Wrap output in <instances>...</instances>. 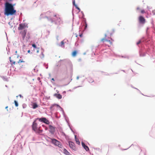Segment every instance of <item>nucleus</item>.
Instances as JSON below:
<instances>
[{
  "mask_svg": "<svg viewBox=\"0 0 155 155\" xmlns=\"http://www.w3.org/2000/svg\"><path fill=\"white\" fill-rule=\"evenodd\" d=\"M16 11L14 9L12 4L6 2L5 4V14L7 16L15 15Z\"/></svg>",
  "mask_w": 155,
  "mask_h": 155,
  "instance_id": "1",
  "label": "nucleus"
},
{
  "mask_svg": "<svg viewBox=\"0 0 155 155\" xmlns=\"http://www.w3.org/2000/svg\"><path fill=\"white\" fill-rule=\"evenodd\" d=\"M53 16L56 18V19L55 18H51L50 21L51 22H54L55 24H60L61 21V20L60 18L58 15L57 16L56 14L54 13L53 14Z\"/></svg>",
  "mask_w": 155,
  "mask_h": 155,
  "instance_id": "2",
  "label": "nucleus"
},
{
  "mask_svg": "<svg viewBox=\"0 0 155 155\" xmlns=\"http://www.w3.org/2000/svg\"><path fill=\"white\" fill-rule=\"evenodd\" d=\"M36 119L33 122V124L32 125V127L33 130L36 132H37L39 131L42 132V130H40V127H38V126L37 123L36 122Z\"/></svg>",
  "mask_w": 155,
  "mask_h": 155,
  "instance_id": "3",
  "label": "nucleus"
},
{
  "mask_svg": "<svg viewBox=\"0 0 155 155\" xmlns=\"http://www.w3.org/2000/svg\"><path fill=\"white\" fill-rule=\"evenodd\" d=\"M51 142L52 143L56 146H58L59 147L61 148L62 147L61 143L56 139H51Z\"/></svg>",
  "mask_w": 155,
  "mask_h": 155,
  "instance_id": "4",
  "label": "nucleus"
},
{
  "mask_svg": "<svg viewBox=\"0 0 155 155\" xmlns=\"http://www.w3.org/2000/svg\"><path fill=\"white\" fill-rule=\"evenodd\" d=\"M36 120H38L39 121L41 122H42L47 124H49V121L45 118H38Z\"/></svg>",
  "mask_w": 155,
  "mask_h": 155,
  "instance_id": "5",
  "label": "nucleus"
},
{
  "mask_svg": "<svg viewBox=\"0 0 155 155\" xmlns=\"http://www.w3.org/2000/svg\"><path fill=\"white\" fill-rule=\"evenodd\" d=\"M68 143L69 147L71 149L75 150H76V147L74 143L73 142L71 141H69Z\"/></svg>",
  "mask_w": 155,
  "mask_h": 155,
  "instance_id": "6",
  "label": "nucleus"
},
{
  "mask_svg": "<svg viewBox=\"0 0 155 155\" xmlns=\"http://www.w3.org/2000/svg\"><path fill=\"white\" fill-rule=\"evenodd\" d=\"M139 21L140 23L144 24L146 22L145 19L142 16H140L139 17Z\"/></svg>",
  "mask_w": 155,
  "mask_h": 155,
  "instance_id": "7",
  "label": "nucleus"
},
{
  "mask_svg": "<svg viewBox=\"0 0 155 155\" xmlns=\"http://www.w3.org/2000/svg\"><path fill=\"white\" fill-rule=\"evenodd\" d=\"M49 132L51 134H54L55 131V127L51 125H49Z\"/></svg>",
  "mask_w": 155,
  "mask_h": 155,
  "instance_id": "8",
  "label": "nucleus"
},
{
  "mask_svg": "<svg viewBox=\"0 0 155 155\" xmlns=\"http://www.w3.org/2000/svg\"><path fill=\"white\" fill-rule=\"evenodd\" d=\"M25 27V25L24 24H19V26L18 28V30H21L24 28Z\"/></svg>",
  "mask_w": 155,
  "mask_h": 155,
  "instance_id": "9",
  "label": "nucleus"
},
{
  "mask_svg": "<svg viewBox=\"0 0 155 155\" xmlns=\"http://www.w3.org/2000/svg\"><path fill=\"white\" fill-rule=\"evenodd\" d=\"M81 143L82 147L84 148L86 150V151H88L89 150V148L87 146L85 145L84 143L83 142H82Z\"/></svg>",
  "mask_w": 155,
  "mask_h": 155,
  "instance_id": "10",
  "label": "nucleus"
},
{
  "mask_svg": "<svg viewBox=\"0 0 155 155\" xmlns=\"http://www.w3.org/2000/svg\"><path fill=\"white\" fill-rule=\"evenodd\" d=\"M26 30H24L23 31L21 32V35L23 40H24L26 36Z\"/></svg>",
  "mask_w": 155,
  "mask_h": 155,
  "instance_id": "11",
  "label": "nucleus"
},
{
  "mask_svg": "<svg viewBox=\"0 0 155 155\" xmlns=\"http://www.w3.org/2000/svg\"><path fill=\"white\" fill-rule=\"evenodd\" d=\"M54 96L59 99L62 98V96L60 94H54Z\"/></svg>",
  "mask_w": 155,
  "mask_h": 155,
  "instance_id": "12",
  "label": "nucleus"
},
{
  "mask_svg": "<svg viewBox=\"0 0 155 155\" xmlns=\"http://www.w3.org/2000/svg\"><path fill=\"white\" fill-rule=\"evenodd\" d=\"M73 5L75 6L76 8L78 9L79 11H80V9L78 6L75 3V1L74 0L73 2Z\"/></svg>",
  "mask_w": 155,
  "mask_h": 155,
  "instance_id": "13",
  "label": "nucleus"
},
{
  "mask_svg": "<svg viewBox=\"0 0 155 155\" xmlns=\"http://www.w3.org/2000/svg\"><path fill=\"white\" fill-rule=\"evenodd\" d=\"M64 153L67 155H69L70 153L66 150L65 149H64L63 150Z\"/></svg>",
  "mask_w": 155,
  "mask_h": 155,
  "instance_id": "14",
  "label": "nucleus"
},
{
  "mask_svg": "<svg viewBox=\"0 0 155 155\" xmlns=\"http://www.w3.org/2000/svg\"><path fill=\"white\" fill-rule=\"evenodd\" d=\"M107 32L108 34H110V35H111L113 34L114 31L113 30L111 29L109 31H108Z\"/></svg>",
  "mask_w": 155,
  "mask_h": 155,
  "instance_id": "15",
  "label": "nucleus"
},
{
  "mask_svg": "<svg viewBox=\"0 0 155 155\" xmlns=\"http://www.w3.org/2000/svg\"><path fill=\"white\" fill-rule=\"evenodd\" d=\"M38 105L36 103H34L32 105V108L33 109H35L38 107Z\"/></svg>",
  "mask_w": 155,
  "mask_h": 155,
  "instance_id": "16",
  "label": "nucleus"
},
{
  "mask_svg": "<svg viewBox=\"0 0 155 155\" xmlns=\"http://www.w3.org/2000/svg\"><path fill=\"white\" fill-rule=\"evenodd\" d=\"M75 139L77 143L78 144V145H79L80 144V142L79 140V139L76 138V136H75Z\"/></svg>",
  "mask_w": 155,
  "mask_h": 155,
  "instance_id": "17",
  "label": "nucleus"
},
{
  "mask_svg": "<svg viewBox=\"0 0 155 155\" xmlns=\"http://www.w3.org/2000/svg\"><path fill=\"white\" fill-rule=\"evenodd\" d=\"M77 54V51H76L75 50L73 51L72 53V55L73 57H75L76 56V54Z\"/></svg>",
  "mask_w": 155,
  "mask_h": 155,
  "instance_id": "18",
  "label": "nucleus"
},
{
  "mask_svg": "<svg viewBox=\"0 0 155 155\" xmlns=\"http://www.w3.org/2000/svg\"><path fill=\"white\" fill-rule=\"evenodd\" d=\"M107 42L109 43V45H107L108 46V47H110L112 44V42L110 40H108V41H107Z\"/></svg>",
  "mask_w": 155,
  "mask_h": 155,
  "instance_id": "19",
  "label": "nucleus"
},
{
  "mask_svg": "<svg viewBox=\"0 0 155 155\" xmlns=\"http://www.w3.org/2000/svg\"><path fill=\"white\" fill-rule=\"evenodd\" d=\"M24 63L25 61H23V60H21L20 59L18 61L17 63L18 64H20V63Z\"/></svg>",
  "mask_w": 155,
  "mask_h": 155,
  "instance_id": "20",
  "label": "nucleus"
},
{
  "mask_svg": "<svg viewBox=\"0 0 155 155\" xmlns=\"http://www.w3.org/2000/svg\"><path fill=\"white\" fill-rule=\"evenodd\" d=\"M108 41V40L105 38H102L101 40V41L103 42H104L105 41Z\"/></svg>",
  "mask_w": 155,
  "mask_h": 155,
  "instance_id": "21",
  "label": "nucleus"
},
{
  "mask_svg": "<svg viewBox=\"0 0 155 155\" xmlns=\"http://www.w3.org/2000/svg\"><path fill=\"white\" fill-rule=\"evenodd\" d=\"M59 106V105H58L57 104H53L52 105L51 107H50V109H52L53 107L54 106Z\"/></svg>",
  "mask_w": 155,
  "mask_h": 155,
  "instance_id": "22",
  "label": "nucleus"
},
{
  "mask_svg": "<svg viewBox=\"0 0 155 155\" xmlns=\"http://www.w3.org/2000/svg\"><path fill=\"white\" fill-rule=\"evenodd\" d=\"M64 42L63 41H62L61 42V46L62 47H64Z\"/></svg>",
  "mask_w": 155,
  "mask_h": 155,
  "instance_id": "23",
  "label": "nucleus"
},
{
  "mask_svg": "<svg viewBox=\"0 0 155 155\" xmlns=\"http://www.w3.org/2000/svg\"><path fill=\"white\" fill-rule=\"evenodd\" d=\"M14 103L15 104V105L16 107H18V104L17 102V101L15 100L14 101Z\"/></svg>",
  "mask_w": 155,
  "mask_h": 155,
  "instance_id": "24",
  "label": "nucleus"
},
{
  "mask_svg": "<svg viewBox=\"0 0 155 155\" xmlns=\"http://www.w3.org/2000/svg\"><path fill=\"white\" fill-rule=\"evenodd\" d=\"M32 46L35 48L36 49L37 48L36 45L35 44H33L32 45Z\"/></svg>",
  "mask_w": 155,
  "mask_h": 155,
  "instance_id": "25",
  "label": "nucleus"
},
{
  "mask_svg": "<svg viewBox=\"0 0 155 155\" xmlns=\"http://www.w3.org/2000/svg\"><path fill=\"white\" fill-rule=\"evenodd\" d=\"M141 42V40H140L138 41L137 43V44L138 45Z\"/></svg>",
  "mask_w": 155,
  "mask_h": 155,
  "instance_id": "26",
  "label": "nucleus"
},
{
  "mask_svg": "<svg viewBox=\"0 0 155 155\" xmlns=\"http://www.w3.org/2000/svg\"><path fill=\"white\" fill-rule=\"evenodd\" d=\"M39 48H37L36 49V50L37 53H38L39 52Z\"/></svg>",
  "mask_w": 155,
  "mask_h": 155,
  "instance_id": "27",
  "label": "nucleus"
},
{
  "mask_svg": "<svg viewBox=\"0 0 155 155\" xmlns=\"http://www.w3.org/2000/svg\"><path fill=\"white\" fill-rule=\"evenodd\" d=\"M145 12L144 10H141V13H144Z\"/></svg>",
  "mask_w": 155,
  "mask_h": 155,
  "instance_id": "28",
  "label": "nucleus"
},
{
  "mask_svg": "<svg viewBox=\"0 0 155 155\" xmlns=\"http://www.w3.org/2000/svg\"><path fill=\"white\" fill-rule=\"evenodd\" d=\"M25 45H23V49H24L25 48Z\"/></svg>",
  "mask_w": 155,
  "mask_h": 155,
  "instance_id": "29",
  "label": "nucleus"
},
{
  "mask_svg": "<svg viewBox=\"0 0 155 155\" xmlns=\"http://www.w3.org/2000/svg\"><path fill=\"white\" fill-rule=\"evenodd\" d=\"M137 10H140V8L139 7H137Z\"/></svg>",
  "mask_w": 155,
  "mask_h": 155,
  "instance_id": "30",
  "label": "nucleus"
},
{
  "mask_svg": "<svg viewBox=\"0 0 155 155\" xmlns=\"http://www.w3.org/2000/svg\"><path fill=\"white\" fill-rule=\"evenodd\" d=\"M81 37H82V34H81L79 35Z\"/></svg>",
  "mask_w": 155,
  "mask_h": 155,
  "instance_id": "31",
  "label": "nucleus"
},
{
  "mask_svg": "<svg viewBox=\"0 0 155 155\" xmlns=\"http://www.w3.org/2000/svg\"><path fill=\"white\" fill-rule=\"evenodd\" d=\"M51 80L53 81H54V78H52V79H51Z\"/></svg>",
  "mask_w": 155,
  "mask_h": 155,
  "instance_id": "32",
  "label": "nucleus"
},
{
  "mask_svg": "<svg viewBox=\"0 0 155 155\" xmlns=\"http://www.w3.org/2000/svg\"><path fill=\"white\" fill-rule=\"evenodd\" d=\"M28 53H29L30 52V50H28Z\"/></svg>",
  "mask_w": 155,
  "mask_h": 155,
  "instance_id": "33",
  "label": "nucleus"
},
{
  "mask_svg": "<svg viewBox=\"0 0 155 155\" xmlns=\"http://www.w3.org/2000/svg\"><path fill=\"white\" fill-rule=\"evenodd\" d=\"M19 96L20 97H22L21 95V94H19Z\"/></svg>",
  "mask_w": 155,
  "mask_h": 155,
  "instance_id": "34",
  "label": "nucleus"
},
{
  "mask_svg": "<svg viewBox=\"0 0 155 155\" xmlns=\"http://www.w3.org/2000/svg\"><path fill=\"white\" fill-rule=\"evenodd\" d=\"M15 61H14L13 62V63L14 64H15Z\"/></svg>",
  "mask_w": 155,
  "mask_h": 155,
  "instance_id": "35",
  "label": "nucleus"
},
{
  "mask_svg": "<svg viewBox=\"0 0 155 155\" xmlns=\"http://www.w3.org/2000/svg\"><path fill=\"white\" fill-rule=\"evenodd\" d=\"M105 37H106V36H107V35L106 34H105Z\"/></svg>",
  "mask_w": 155,
  "mask_h": 155,
  "instance_id": "36",
  "label": "nucleus"
},
{
  "mask_svg": "<svg viewBox=\"0 0 155 155\" xmlns=\"http://www.w3.org/2000/svg\"><path fill=\"white\" fill-rule=\"evenodd\" d=\"M8 107V106H7L5 107V108L6 109V108H7Z\"/></svg>",
  "mask_w": 155,
  "mask_h": 155,
  "instance_id": "37",
  "label": "nucleus"
},
{
  "mask_svg": "<svg viewBox=\"0 0 155 155\" xmlns=\"http://www.w3.org/2000/svg\"><path fill=\"white\" fill-rule=\"evenodd\" d=\"M17 51H15V53H17Z\"/></svg>",
  "mask_w": 155,
  "mask_h": 155,
  "instance_id": "38",
  "label": "nucleus"
},
{
  "mask_svg": "<svg viewBox=\"0 0 155 155\" xmlns=\"http://www.w3.org/2000/svg\"><path fill=\"white\" fill-rule=\"evenodd\" d=\"M87 25L86 24V26H85V27H87Z\"/></svg>",
  "mask_w": 155,
  "mask_h": 155,
  "instance_id": "39",
  "label": "nucleus"
},
{
  "mask_svg": "<svg viewBox=\"0 0 155 155\" xmlns=\"http://www.w3.org/2000/svg\"><path fill=\"white\" fill-rule=\"evenodd\" d=\"M46 18L48 19V17H46Z\"/></svg>",
  "mask_w": 155,
  "mask_h": 155,
  "instance_id": "40",
  "label": "nucleus"
},
{
  "mask_svg": "<svg viewBox=\"0 0 155 155\" xmlns=\"http://www.w3.org/2000/svg\"><path fill=\"white\" fill-rule=\"evenodd\" d=\"M78 36V35H77L76 36V37H77Z\"/></svg>",
  "mask_w": 155,
  "mask_h": 155,
  "instance_id": "41",
  "label": "nucleus"
},
{
  "mask_svg": "<svg viewBox=\"0 0 155 155\" xmlns=\"http://www.w3.org/2000/svg\"><path fill=\"white\" fill-rule=\"evenodd\" d=\"M10 62H12V61H11V60H10Z\"/></svg>",
  "mask_w": 155,
  "mask_h": 155,
  "instance_id": "42",
  "label": "nucleus"
}]
</instances>
